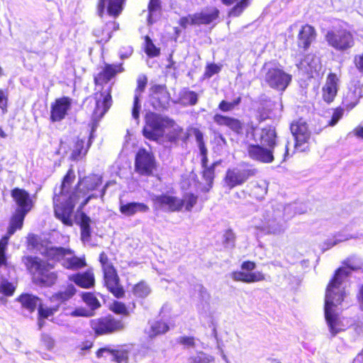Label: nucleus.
<instances>
[{
    "label": "nucleus",
    "instance_id": "f257e3e1",
    "mask_svg": "<svg viewBox=\"0 0 363 363\" xmlns=\"http://www.w3.org/2000/svg\"><path fill=\"white\" fill-rule=\"evenodd\" d=\"M75 178L74 170L71 165L61 179L58 192L55 191L52 197L55 216L67 226L73 225L72 216L79 198L75 191H71Z\"/></svg>",
    "mask_w": 363,
    "mask_h": 363
},
{
    "label": "nucleus",
    "instance_id": "f03ea898",
    "mask_svg": "<svg viewBox=\"0 0 363 363\" xmlns=\"http://www.w3.org/2000/svg\"><path fill=\"white\" fill-rule=\"evenodd\" d=\"M116 259L115 257L113 258L110 257L105 251L100 252L98 259L103 274L104 286L115 298H121L124 297L125 291L121 283L117 269L114 266L113 261Z\"/></svg>",
    "mask_w": 363,
    "mask_h": 363
},
{
    "label": "nucleus",
    "instance_id": "7ed1b4c3",
    "mask_svg": "<svg viewBox=\"0 0 363 363\" xmlns=\"http://www.w3.org/2000/svg\"><path fill=\"white\" fill-rule=\"evenodd\" d=\"M22 262L28 271L33 274V282L42 287H51L57 281V274L51 272L49 267L52 266L47 264L36 256L27 255L22 257Z\"/></svg>",
    "mask_w": 363,
    "mask_h": 363
},
{
    "label": "nucleus",
    "instance_id": "20e7f679",
    "mask_svg": "<svg viewBox=\"0 0 363 363\" xmlns=\"http://www.w3.org/2000/svg\"><path fill=\"white\" fill-rule=\"evenodd\" d=\"M43 255L50 260L60 262L68 270L77 271L87 265L85 256L78 257L70 247L48 246L45 248Z\"/></svg>",
    "mask_w": 363,
    "mask_h": 363
},
{
    "label": "nucleus",
    "instance_id": "39448f33",
    "mask_svg": "<svg viewBox=\"0 0 363 363\" xmlns=\"http://www.w3.org/2000/svg\"><path fill=\"white\" fill-rule=\"evenodd\" d=\"M348 276L349 272L343 267L335 271L325 289L324 308H336L342 304L345 297L342 283Z\"/></svg>",
    "mask_w": 363,
    "mask_h": 363
},
{
    "label": "nucleus",
    "instance_id": "423d86ee",
    "mask_svg": "<svg viewBox=\"0 0 363 363\" xmlns=\"http://www.w3.org/2000/svg\"><path fill=\"white\" fill-rule=\"evenodd\" d=\"M173 123L172 118L155 112H149L145 116L142 134L150 141L159 142L164 136L166 125H172Z\"/></svg>",
    "mask_w": 363,
    "mask_h": 363
},
{
    "label": "nucleus",
    "instance_id": "0eeeda50",
    "mask_svg": "<svg viewBox=\"0 0 363 363\" xmlns=\"http://www.w3.org/2000/svg\"><path fill=\"white\" fill-rule=\"evenodd\" d=\"M112 104L111 86L104 91H96L84 100L86 109L91 111L92 120L95 122L100 121L104 116Z\"/></svg>",
    "mask_w": 363,
    "mask_h": 363
},
{
    "label": "nucleus",
    "instance_id": "6e6552de",
    "mask_svg": "<svg viewBox=\"0 0 363 363\" xmlns=\"http://www.w3.org/2000/svg\"><path fill=\"white\" fill-rule=\"evenodd\" d=\"M89 325L96 337L118 333L125 329V322L112 314L93 318L90 320Z\"/></svg>",
    "mask_w": 363,
    "mask_h": 363
},
{
    "label": "nucleus",
    "instance_id": "1a4fd4ad",
    "mask_svg": "<svg viewBox=\"0 0 363 363\" xmlns=\"http://www.w3.org/2000/svg\"><path fill=\"white\" fill-rule=\"evenodd\" d=\"M157 169L154 153L144 147L138 149L134 157V172L140 177H153Z\"/></svg>",
    "mask_w": 363,
    "mask_h": 363
},
{
    "label": "nucleus",
    "instance_id": "9d476101",
    "mask_svg": "<svg viewBox=\"0 0 363 363\" xmlns=\"http://www.w3.org/2000/svg\"><path fill=\"white\" fill-rule=\"evenodd\" d=\"M325 40L328 46L340 52L346 51L354 45L352 33L342 27L328 30L325 35Z\"/></svg>",
    "mask_w": 363,
    "mask_h": 363
},
{
    "label": "nucleus",
    "instance_id": "9b49d317",
    "mask_svg": "<svg viewBox=\"0 0 363 363\" xmlns=\"http://www.w3.org/2000/svg\"><path fill=\"white\" fill-rule=\"evenodd\" d=\"M257 172L255 168L247 163L240 164L239 167L228 169L223 179L225 185L232 189L235 186L242 185L250 177H254Z\"/></svg>",
    "mask_w": 363,
    "mask_h": 363
},
{
    "label": "nucleus",
    "instance_id": "f8f14e48",
    "mask_svg": "<svg viewBox=\"0 0 363 363\" xmlns=\"http://www.w3.org/2000/svg\"><path fill=\"white\" fill-rule=\"evenodd\" d=\"M290 130L294 138L295 149L300 152L308 150L311 133L307 123L302 118H298L292 121Z\"/></svg>",
    "mask_w": 363,
    "mask_h": 363
},
{
    "label": "nucleus",
    "instance_id": "ddd939ff",
    "mask_svg": "<svg viewBox=\"0 0 363 363\" xmlns=\"http://www.w3.org/2000/svg\"><path fill=\"white\" fill-rule=\"evenodd\" d=\"M150 103L153 108L162 112L170 106L171 95L165 84H154L150 89Z\"/></svg>",
    "mask_w": 363,
    "mask_h": 363
},
{
    "label": "nucleus",
    "instance_id": "4468645a",
    "mask_svg": "<svg viewBox=\"0 0 363 363\" xmlns=\"http://www.w3.org/2000/svg\"><path fill=\"white\" fill-rule=\"evenodd\" d=\"M132 345L123 344L118 345L116 348L104 346L96 351V357L99 359L106 357V354L112 356L111 361L116 363H128L132 354Z\"/></svg>",
    "mask_w": 363,
    "mask_h": 363
},
{
    "label": "nucleus",
    "instance_id": "2eb2a0df",
    "mask_svg": "<svg viewBox=\"0 0 363 363\" xmlns=\"http://www.w3.org/2000/svg\"><path fill=\"white\" fill-rule=\"evenodd\" d=\"M264 80L271 88L284 91L290 84L291 77L281 69L271 67L266 72Z\"/></svg>",
    "mask_w": 363,
    "mask_h": 363
},
{
    "label": "nucleus",
    "instance_id": "dca6fc26",
    "mask_svg": "<svg viewBox=\"0 0 363 363\" xmlns=\"http://www.w3.org/2000/svg\"><path fill=\"white\" fill-rule=\"evenodd\" d=\"M340 76L335 72H330L321 89L323 101L327 104H332L337 96L340 89Z\"/></svg>",
    "mask_w": 363,
    "mask_h": 363
},
{
    "label": "nucleus",
    "instance_id": "f3484780",
    "mask_svg": "<svg viewBox=\"0 0 363 363\" xmlns=\"http://www.w3.org/2000/svg\"><path fill=\"white\" fill-rule=\"evenodd\" d=\"M72 104V99L69 96L55 99L50 105V121L56 123L64 120L71 109Z\"/></svg>",
    "mask_w": 363,
    "mask_h": 363
},
{
    "label": "nucleus",
    "instance_id": "a211bd4d",
    "mask_svg": "<svg viewBox=\"0 0 363 363\" xmlns=\"http://www.w3.org/2000/svg\"><path fill=\"white\" fill-rule=\"evenodd\" d=\"M317 31L314 26L306 23L301 26L296 37L298 48L303 52L307 51L316 40Z\"/></svg>",
    "mask_w": 363,
    "mask_h": 363
},
{
    "label": "nucleus",
    "instance_id": "6ab92c4d",
    "mask_svg": "<svg viewBox=\"0 0 363 363\" xmlns=\"http://www.w3.org/2000/svg\"><path fill=\"white\" fill-rule=\"evenodd\" d=\"M362 86L357 84H352L348 86L343 93L341 100V106L347 112L351 111L360 102L363 96Z\"/></svg>",
    "mask_w": 363,
    "mask_h": 363
},
{
    "label": "nucleus",
    "instance_id": "aec40b11",
    "mask_svg": "<svg viewBox=\"0 0 363 363\" xmlns=\"http://www.w3.org/2000/svg\"><path fill=\"white\" fill-rule=\"evenodd\" d=\"M92 143V133H90L87 140L85 138L77 137L69 147V160L78 162L84 159Z\"/></svg>",
    "mask_w": 363,
    "mask_h": 363
},
{
    "label": "nucleus",
    "instance_id": "412c9836",
    "mask_svg": "<svg viewBox=\"0 0 363 363\" xmlns=\"http://www.w3.org/2000/svg\"><path fill=\"white\" fill-rule=\"evenodd\" d=\"M250 158L262 163H272L274 160V150L260 144H250L247 148Z\"/></svg>",
    "mask_w": 363,
    "mask_h": 363
},
{
    "label": "nucleus",
    "instance_id": "4be33fe9",
    "mask_svg": "<svg viewBox=\"0 0 363 363\" xmlns=\"http://www.w3.org/2000/svg\"><path fill=\"white\" fill-rule=\"evenodd\" d=\"M11 196L17 206L16 210L28 213L33 208L34 201L26 189L15 187L11 191Z\"/></svg>",
    "mask_w": 363,
    "mask_h": 363
},
{
    "label": "nucleus",
    "instance_id": "5701e85b",
    "mask_svg": "<svg viewBox=\"0 0 363 363\" xmlns=\"http://www.w3.org/2000/svg\"><path fill=\"white\" fill-rule=\"evenodd\" d=\"M123 72H124V67L122 62L118 64L106 63L102 69L94 77V83L95 85L106 84L117 74Z\"/></svg>",
    "mask_w": 363,
    "mask_h": 363
},
{
    "label": "nucleus",
    "instance_id": "b1692460",
    "mask_svg": "<svg viewBox=\"0 0 363 363\" xmlns=\"http://www.w3.org/2000/svg\"><path fill=\"white\" fill-rule=\"evenodd\" d=\"M127 0H99L97 3L98 15L104 16L105 9L107 13L114 18L118 17L123 10L124 4Z\"/></svg>",
    "mask_w": 363,
    "mask_h": 363
},
{
    "label": "nucleus",
    "instance_id": "393cba45",
    "mask_svg": "<svg viewBox=\"0 0 363 363\" xmlns=\"http://www.w3.org/2000/svg\"><path fill=\"white\" fill-rule=\"evenodd\" d=\"M103 184V176L101 174L91 173L87 176L80 178L76 188L83 194L96 191Z\"/></svg>",
    "mask_w": 363,
    "mask_h": 363
},
{
    "label": "nucleus",
    "instance_id": "a878e982",
    "mask_svg": "<svg viewBox=\"0 0 363 363\" xmlns=\"http://www.w3.org/2000/svg\"><path fill=\"white\" fill-rule=\"evenodd\" d=\"M213 120L218 125L226 126L237 134H242L243 132L244 124L238 118L220 113H216L213 116Z\"/></svg>",
    "mask_w": 363,
    "mask_h": 363
},
{
    "label": "nucleus",
    "instance_id": "bb28decb",
    "mask_svg": "<svg viewBox=\"0 0 363 363\" xmlns=\"http://www.w3.org/2000/svg\"><path fill=\"white\" fill-rule=\"evenodd\" d=\"M118 29L119 23L113 20L107 21L103 26L96 28L93 33L97 38V42L104 44L111 38L113 32Z\"/></svg>",
    "mask_w": 363,
    "mask_h": 363
},
{
    "label": "nucleus",
    "instance_id": "cd10ccee",
    "mask_svg": "<svg viewBox=\"0 0 363 363\" xmlns=\"http://www.w3.org/2000/svg\"><path fill=\"white\" fill-rule=\"evenodd\" d=\"M194 14L197 26L216 24L220 17V10L216 6H207Z\"/></svg>",
    "mask_w": 363,
    "mask_h": 363
},
{
    "label": "nucleus",
    "instance_id": "c85d7f7f",
    "mask_svg": "<svg viewBox=\"0 0 363 363\" xmlns=\"http://www.w3.org/2000/svg\"><path fill=\"white\" fill-rule=\"evenodd\" d=\"M69 279L82 289L92 288L96 282L92 269H89L83 272L73 274L69 277Z\"/></svg>",
    "mask_w": 363,
    "mask_h": 363
},
{
    "label": "nucleus",
    "instance_id": "c756f323",
    "mask_svg": "<svg viewBox=\"0 0 363 363\" xmlns=\"http://www.w3.org/2000/svg\"><path fill=\"white\" fill-rule=\"evenodd\" d=\"M277 133L275 127L267 125L261 129L259 140L260 145L272 150L278 145Z\"/></svg>",
    "mask_w": 363,
    "mask_h": 363
},
{
    "label": "nucleus",
    "instance_id": "7c9ffc66",
    "mask_svg": "<svg viewBox=\"0 0 363 363\" xmlns=\"http://www.w3.org/2000/svg\"><path fill=\"white\" fill-rule=\"evenodd\" d=\"M324 315L332 336H335L342 330V322L335 308H324Z\"/></svg>",
    "mask_w": 363,
    "mask_h": 363
},
{
    "label": "nucleus",
    "instance_id": "2f4dec72",
    "mask_svg": "<svg viewBox=\"0 0 363 363\" xmlns=\"http://www.w3.org/2000/svg\"><path fill=\"white\" fill-rule=\"evenodd\" d=\"M76 291L74 286L72 284H69L58 291L53 293L49 298V301L58 305V307L60 308L62 304L65 303L74 296Z\"/></svg>",
    "mask_w": 363,
    "mask_h": 363
},
{
    "label": "nucleus",
    "instance_id": "473e14b6",
    "mask_svg": "<svg viewBox=\"0 0 363 363\" xmlns=\"http://www.w3.org/2000/svg\"><path fill=\"white\" fill-rule=\"evenodd\" d=\"M153 203L159 207H166L171 212H179V198L169 194L156 196Z\"/></svg>",
    "mask_w": 363,
    "mask_h": 363
},
{
    "label": "nucleus",
    "instance_id": "72a5a7b5",
    "mask_svg": "<svg viewBox=\"0 0 363 363\" xmlns=\"http://www.w3.org/2000/svg\"><path fill=\"white\" fill-rule=\"evenodd\" d=\"M27 214L28 213L15 210L10 218L7 232L3 237H7L9 239L17 230H21Z\"/></svg>",
    "mask_w": 363,
    "mask_h": 363
},
{
    "label": "nucleus",
    "instance_id": "f704fd0d",
    "mask_svg": "<svg viewBox=\"0 0 363 363\" xmlns=\"http://www.w3.org/2000/svg\"><path fill=\"white\" fill-rule=\"evenodd\" d=\"M231 278L235 281L243 283H254L265 279L264 274L261 272H245L244 271H234L230 274Z\"/></svg>",
    "mask_w": 363,
    "mask_h": 363
},
{
    "label": "nucleus",
    "instance_id": "c9c22d12",
    "mask_svg": "<svg viewBox=\"0 0 363 363\" xmlns=\"http://www.w3.org/2000/svg\"><path fill=\"white\" fill-rule=\"evenodd\" d=\"M150 211V207L145 203L142 202H128L126 203H121L119 206L120 213L127 217H130L137 213H146Z\"/></svg>",
    "mask_w": 363,
    "mask_h": 363
},
{
    "label": "nucleus",
    "instance_id": "e433bc0d",
    "mask_svg": "<svg viewBox=\"0 0 363 363\" xmlns=\"http://www.w3.org/2000/svg\"><path fill=\"white\" fill-rule=\"evenodd\" d=\"M166 127L171 128V130L165 135L167 142L177 145L180 140L186 143L189 139V134L184 133V128L177 125L174 120L172 125H166Z\"/></svg>",
    "mask_w": 363,
    "mask_h": 363
},
{
    "label": "nucleus",
    "instance_id": "4c0bfd02",
    "mask_svg": "<svg viewBox=\"0 0 363 363\" xmlns=\"http://www.w3.org/2000/svg\"><path fill=\"white\" fill-rule=\"evenodd\" d=\"M192 133L195 137V140L196 141V143L200 151V154L201 155V167L202 168L208 167L209 166H208V149L204 141L203 134L201 132V130L197 128H193Z\"/></svg>",
    "mask_w": 363,
    "mask_h": 363
},
{
    "label": "nucleus",
    "instance_id": "58836bf2",
    "mask_svg": "<svg viewBox=\"0 0 363 363\" xmlns=\"http://www.w3.org/2000/svg\"><path fill=\"white\" fill-rule=\"evenodd\" d=\"M91 220L84 211L79 213V220L78 224L80 227L81 240L84 241H89L91 237Z\"/></svg>",
    "mask_w": 363,
    "mask_h": 363
},
{
    "label": "nucleus",
    "instance_id": "ea45409f",
    "mask_svg": "<svg viewBox=\"0 0 363 363\" xmlns=\"http://www.w3.org/2000/svg\"><path fill=\"white\" fill-rule=\"evenodd\" d=\"M147 23L149 26H152L161 16V0H150L147 4Z\"/></svg>",
    "mask_w": 363,
    "mask_h": 363
},
{
    "label": "nucleus",
    "instance_id": "a19ab883",
    "mask_svg": "<svg viewBox=\"0 0 363 363\" xmlns=\"http://www.w3.org/2000/svg\"><path fill=\"white\" fill-rule=\"evenodd\" d=\"M17 301L21 304L22 308L28 310L30 313L34 312L40 303V298L30 294H21L17 298Z\"/></svg>",
    "mask_w": 363,
    "mask_h": 363
},
{
    "label": "nucleus",
    "instance_id": "79ce46f5",
    "mask_svg": "<svg viewBox=\"0 0 363 363\" xmlns=\"http://www.w3.org/2000/svg\"><path fill=\"white\" fill-rule=\"evenodd\" d=\"M198 201V196L193 192H186L181 199L179 198V212L183 209L186 211H191Z\"/></svg>",
    "mask_w": 363,
    "mask_h": 363
},
{
    "label": "nucleus",
    "instance_id": "37998d69",
    "mask_svg": "<svg viewBox=\"0 0 363 363\" xmlns=\"http://www.w3.org/2000/svg\"><path fill=\"white\" fill-rule=\"evenodd\" d=\"M169 330V327L167 323L160 320L152 323L150 328L145 331V333L150 339H153L157 336L165 334Z\"/></svg>",
    "mask_w": 363,
    "mask_h": 363
},
{
    "label": "nucleus",
    "instance_id": "c03bdc74",
    "mask_svg": "<svg viewBox=\"0 0 363 363\" xmlns=\"http://www.w3.org/2000/svg\"><path fill=\"white\" fill-rule=\"evenodd\" d=\"M135 308V303L134 302L132 303V308L130 310L125 303L120 301H113L108 308L113 313L121 316H128Z\"/></svg>",
    "mask_w": 363,
    "mask_h": 363
},
{
    "label": "nucleus",
    "instance_id": "a18cd8bd",
    "mask_svg": "<svg viewBox=\"0 0 363 363\" xmlns=\"http://www.w3.org/2000/svg\"><path fill=\"white\" fill-rule=\"evenodd\" d=\"M60 308L58 305L54 304L51 306H47L43 303H40L38 307V321H43L48 318L53 316Z\"/></svg>",
    "mask_w": 363,
    "mask_h": 363
},
{
    "label": "nucleus",
    "instance_id": "49530a36",
    "mask_svg": "<svg viewBox=\"0 0 363 363\" xmlns=\"http://www.w3.org/2000/svg\"><path fill=\"white\" fill-rule=\"evenodd\" d=\"M217 162L212 163L208 167L203 168L201 175L203 179L207 182L208 187L203 189V191L208 192L212 188L215 178V168Z\"/></svg>",
    "mask_w": 363,
    "mask_h": 363
},
{
    "label": "nucleus",
    "instance_id": "de8ad7c7",
    "mask_svg": "<svg viewBox=\"0 0 363 363\" xmlns=\"http://www.w3.org/2000/svg\"><path fill=\"white\" fill-rule=\"evenodd\" d=\"M179 101L185 106H194L198 102V94L194 91L184 89L179 93Z\"/></svg>",
    "mask_w": 363,
    "mask_h": 363
},
{
    "label": "nucleus",
    "instance_id": "09e8293b",
    "mask_svg": "<svg viewBox=\"0 0 363 363\" xmlns=\"http://www.w3.org/2000/svg\"><path fill=\"white\" fill-rule=\"evenodd\" d=\"M144 52L149 57H156L160 55V48L157 47L149 35L144 36Z\"/></svg>",
    "mask_w": 363,
    "mask_h": 363
},
{
    "label": "nucleus",
    "instance_id": "8fccbe9b",
    "mask_svg": "<svg viewBox=\"0 0 363 363\" xmlns=\"http://www.w3.org/2000/svg\"><path fill=\"white\" fill-rule=\"evenodd\" d=\"M82 301L92 311L101 307V303L93 292H82L81 294Z\"/></svg>",
    "mask_w": 363,
    "mask_h": 363
},
{
    "label": "nucleus",
    "instance_id": "3c124183",
    "mask_svg": "<svg viewBox=\"0 0 363 363\" xmlns=\"http://www.w3.org/2000/svg\"><path fill=\"white\" fill-rule=\"evenodd\" d=\"M267 194V184L264 181L256 183L251 189V195L258 200L264 199Z\"/></svg>",
    "mask_w": 363,
    "mask_h": 363
},
{
    "label": "nucleus",
    "instance_id": "603ef678",
    "mask_svg": "<svg viewBox=\"0 0 363 363\" xmlns=\"http://www.w3.org/2000/svg\"><path fill=\"white\" fill-rule=\"evenodd\" d=\"M133 294L138 298H144L150 293V289L144 281H140L133 286Z\"/></svg>",
    "mask_w": 363,
    "mask_h": 363
},
{
    "label": "nucleus",
    "instance_id": "864d4df0",
    "mask_svg": "<svg viewBox=\"0 0 363 363\" xmlns=\"http://www.w3.org/2000/svg\"><path fill=\"white\" fill-rule=\"evenodd\" d=\"M250 0H240L233 6L229 12V16L233 17L240 16L250 6Z\"/></svg>",
    "mask_w": 363,
    "mask_h": 363
},
{
    "label": "nucleus",
    "instance_id": "5fc2aeb1",
    "mask_svg": "<svg viewBox=\"0 0 363 363\" xmlns=\"http://www.w3.org/2000/svg\"><path fill=\"white\" fill-rule=\"evenodd\" d=\"M242 101L241 96H238L233 101L228 102L225 100H222L218 104V109L223 112H229L233 111L237 106H238Z\"/></svg>",
    "mask_w": 363,
    "mask_h": 363
},
{
    "label": "nucleus",
    "instance_id": "6e6d98bb",
    "mask_svg": "<svg viewBox=\"0 0 363 363\" xmlns=\"http://www.w3.org/2000/svg\"><path fill=\"white\" fill-rule=\"evenodd\" d=\"M9 239L7 237H1L0 239V267L2 266L7 267V256L6 251L9 245Z\"/></svg>",
    "mask_w": 363,
    "mask_h": 363
},
{
    "label": "nucleus",
    "instance_id": "4d7b16f0",
    "mask_svg": "<svg viewBox=\"0 0 363 363\" xmlns=\"http://www.w3.org/2000/svg\"><path fill=\"white\" fill-rule=\"evenodd\" d=\"M189 360L191 363H211L214 362V357L203 351H199L195 355L190 357Z\"/></svg>",
    "mask_w": 363,
    "mask_h": 363
},
{
    "label": "nucleus",
    "instance_id": "13d9d810",
    "mask_svg": "<svg viewBox=\"0 0 363 363\" xmlns=\"http://www.w3.org/2000/svg\"><path fill=\"white\" fill-rule=\"evenodd\" d=\"M345 111V109L342 106L333 108L331 118L328 121L327 125L331 127L335 126L343 117Z\"/></svg>",
    "mask_w": 363,
    "mask_h": 363
},
{
    "label": "nucleus",
    "instance_id": "bf43d9fd",
    "mask_svg": "<svg viewBox=\"0 0 363 363\" xmlns=\"http://www.w3.org/2000/svg\"><path fill=\"white\" fill-rule=\"evenodd\" d=\"M222 65L216 63H208L206 65L205 71L203 73L204 79H209L214 74L219 73L221 71Z\"/></svg>",
    "mask_w": 363,
    "mask_h": 363
},
{
    "label": "nucleus",
    "instance_id": "052dcab7",
    "mask_svg": "<svg viewBox=\"0 0 363 363\" xmlns=\"http://www.w3.org/2000/svg\"><path fill=\"white\" fill-rule=\"evenodd\" d=\"M272 109L268 106H262L257 110L256 118L259 122L271 118Z\"/></svg>",
    "mask_w": 363,
    "mask_h": 363
},
{
    "label": "nucleus",
    "instance_id": "680f3d73",
    "mask_svg": "<svg viewBox=\"0 0 363 363\" xmlns=\"http://www.w3.org/2000/svg\"><path fill=\"white\" fill-rule=\"evenodd\" d=\"M179 24L182 28L189 26H197L195 14H189L179 18Z\"/></svg>",
    "mask_w": 363,
    "mask_h": 363
},
{
    "label": "nucleus",
    "instance_id": "e2e57ef3",
    "mask_svg": "<svg viewBox=\"0 0 363 363\" xmlns=\"http://www.w3.org/2000/svg\"><path fill=\"white\" fill-rule=\"evenodd\" d=\"M15 291V286L12 283L8 281L7 280H4L0 284V293L3 294L6 296H11L13 294Z\"/></svg>",
    "mask_w": 363,
    "mask_h": 363
},
{
    "label": "nucleus",
    "instance_id": "0e129e2a",
    "mask_svg": "<svg viewBox=\"0 0 363 363\" xmlns=\"http://www.w3.org/2000/svg\"><path fill=\"white\" fill-rule=\"evenodd\" d=\"M147 84V78L145 75H141L137 79V86L135 89V95L138 94L140 96L142 92L145 91V89Z\"/></svg>",
    "mask_w": 363,
    "mask_h": 363
},
{
    "label": "nucleus",
    "instance_id": "69168bd1",
    "mask_svg": "<svg viewBox=\"0 0 363 363\" xmlns=\"http://www.w3.org/2000/svg\"><path fill=\"white\" fill-rule=\"evenodd\" d=\"M235 235L231 229H228L223 234V243L225 245H235Z\"/></svg>",
    "mask_w": 363,
    "mask_h": 363
},
{
    "label": "nucleus",
    "instance_id": "338daca9",
    "mask_svg": "<svg viewBox=\"0 0 363 363\" xmlns=\"http://www.w3.org/2000/svg\"><path fill=\"white\" fill-rule=\"evenodd\" d=\"M140 108L141 105L140 102V96L137 94V96H134L132 108V116L136 120H138L140 117Z\"/></svg>",
    "mask_w": 363,
    "mask_h": 363
},
{
    "label": "nucleus",
    "instance_id": "774afa93",
    "mask_svg": "<svg viewBox=\"0 0 363 363\" xmlns=\"http://www.w3.org/2000/svg\"><path fill=\"white\" fill-rule=\"evenodd\" d=\"M177 342L189 347H194L196 345L195 338L192 336H181L178 338Z\"/></svg>",
    "mask_w": 363,
    "mask_h": 363
}]
</instances>
